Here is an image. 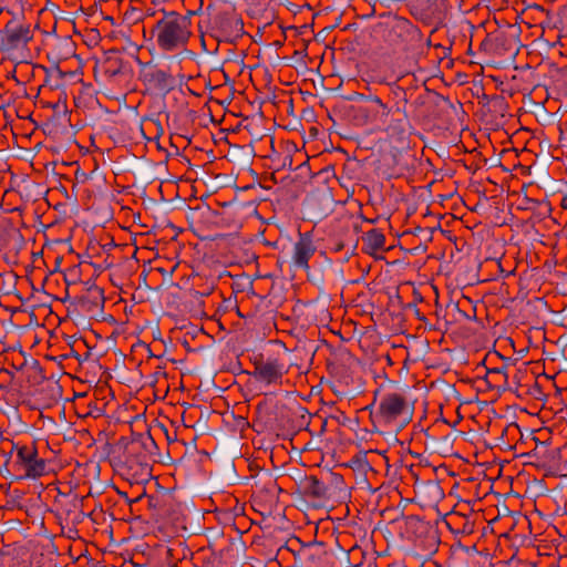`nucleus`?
I'll list each match as a JSON object with an SVG mask.
<instances>
[{"mask_svg": "<svg viewBox=\"0 0 567 567\" xmlns=\"http://www.w3.org/2000/svg\"><path fill=\"white\" fill-rule=\"evenodd\" d=\"M142 78L147 89L158 94L165 95L176 86L175 78L169 72L157 66L146 68L142 73Z\"/></svg>", "mask_w": 567, "mask_h": 567, "instance_id": "nucleus-8", "label": "nucleus"}, {"mask_svg": "<svg viewBox=\"0 0 567 567\" xmlns=\"http://www.w3.org/2000/svg\"><path fill=\"white\" fill-rule=\"evenodd\" d=\"M64 528H65V527L62 525V533H63V535H65L68 538H70V539H75V538H78V537H79V532H78V529H76L74 526H72V525H71V526H70V525H68V527H66V528H68V530H66V532H64Z\"/></svg>", "mask_w": 567, "mask_h": 567, "instance_id": "nucleus-21", "label": "nucleus"}, {"mask_svg": "<svg viewBox=\"0 0 567 567\" xmlns=\"http://www.w3.org/2000/svg\"><path fill=\"white\" fill-rule=\"evenodd\" d=\"M362 243L363 250L368 254H373L384 249L385 236L381 230L373 228L363 234Z\"/></svg>", "mask_w": 567, "mask_h": 567, "instance_id": "nucleus-14", "label": "nucleus"}, {"mask_svg": "<svg viewBox=\"0 0 567 567\" xmlns=\"http://www.w3.org/2000/svg\"><path fill=\"white\" fill-rule=\"evenodd\" d=\"M457 3V7L463 12H470L474 8H476L480 3V0H454Z\"/></svg>", "mask_w": 567, "mask_h": 567, "instance_id": "nucleus-19", "label": "nucleus"}, {"mask_svg": "<svg viewBox=\"0 0 567 567\" xmlns=\"http://www.w3.org/2000/svg\"><path fill=\"white\" fill-rule=\"evenodd\" d=\"M73 509H65V523L66 525L76 526L81 524L85 518V513L80 508L82 499L78 495L73 494L70 499Z\"/></svg>", "mask_w": 567, "mask_h": 567, "instance_id": "nucleus-17", "label": "nucleus"}, {"mask_svg": "<svg viewBox=\"0 0 567 567\" xmlns=\"http://www.w3.org/2000/svg\"><path fill=\"white\" fill-rule=\"evenodd\" d=\"M359 99L365 103H369L368 105L379 111L381 115L390 116L392 114V107L384 103L378 95L360 94Z\"/></svg>", "mask_w": 567, "mask_h": 567, "instance_id": "nucleus-18", "label": "nucleus"}, {"mask_svg": "<svg viewBox=\"0 0 567 567\" xmlns=\"http://www.w3.org/2000/svg\"><path fill=\"white\" fill-rule=\"evenodd\" d=\"M414 412V405L404 392H389L381 398L375 413L379 422L384 424H408Z\"/></svg>", "mask_w": 567, "mask_h": 567, "instance_id": "nucleus-3", "label": "nucleus"}, {"mask_svg": "<svg viewBox=\"0 0 567 567\" xmlns=\"http://www.w3.org/2000/svg\"><path fill=\"white\" fill-rule=\"evenodd\" d=\"M388 363H392L390 355H386Z\"/></svg>", "mask_w": 567, "mask_h": 567, "instance_id": "nucleus-26", "label": "nucleus"}, {"mask_svg": "<svg viewBox=\"0 0 567 567\" xmlns=\"http://www.w3.org/2000/svg\"><path fill=\"white\" fill-rule=\"evenodd\" d=\"M504 432L506 434L515 435V434L519 433V426L517 423H511L509 425H507L505 427Z\"/></svg>", "mask_w": 567, "mask_h": 567, "instance_id": "nucleus-23", "label": "nucleus"}, {"mask_svg": "<svg viewBox=\"0 0 567 567\" xmlns=\"http://www.w3.org/2000/svg\"><path fill=\"white\" fill-rule=\"evenodd\" d=\"M252 365L251 375L254 380L265 386H280L285 374L288 372L286 364L277 357L265 358L259 354L254 359Z\"/></svg>", "mask_w": 567, "mask_h": 567, "instance_id": "nucleus-5", "label": "nucleus"}, {"mask_svg": "<svg viewBox=\"0 0 567 567\" xmlns=\"http://www.w3.org/2000/svg\"><path fill=\"white\" fill-rule=\"evenodd\" d=\"M123 66V59L116 52L110 53L101 64V69L109 79H114L122 74Z\"/></svg>", "mask_w": 567, "mask_h": 567, "instance_id": "nucleus-15", "label": "nucleus"}, {"mask_svg": "<svg viewBox=\"0 0 567 567\" xmlns=\"http://www.w3.org/2000/svg\"><path fill=\"white\" fill-rule=\"evenodd\" d=\"M392 118L386 125V132L390 136L396 137L398 140H403L406 136L409 120L404 110L401 113H396L395 115H391Z\"/></svg>", "mask_w": 567, "mask_h": 567, "instance_id": "nucleus-13", "label": "nucleus"}, {"mask_svg": "<svg viewBox=\"0 0 567 567\" xmlns=\"http://www.w3.org/2000/svg\"><path fill=\"white\" fill-rule=\"evenodd\" d=\"M386 85L389 86L390 96H392V99L395 100V110H392L391 115L401 113V111L404 110L408 103L406 91L404 90V87L399 85L398 81L386 83Z\"/></svg>", "mask_w": 567, "mask_h": 567, "instance_id": "nucleus-16", "label": "nucleus"}, {"mask_svg": "<svg viewBox=\"0 0 567 567\" xmlns=\"http://www.w3.org/2000/svg\"><path fill=\"white\" fill-rule=\"evenodd\" d=\"M190 18L176 11L164 12L152 27L151 33L156 38L158 48L172 52L184 48L190 35Z\"/></svg>", "mask_w": 567, "mask_h": 567, "instance_id": "nucleus-2", "label": "nucleus"}, {"mask_svg": "<svg viewBox=\"0 0 567 567\" xmlns=\"http://www.w3.org/2000/svg\"><path fill=\"white\" fill-rule=\"evenodd\" d=\"M513 49L512 38L503 31L487 34L480 45L481 51L495 58L515 55Z\"/></svg>", "mask_w": 567, "mask_h": 567, "instance_id": "nucleus-10", "label": "nucleus"}, {"mask_svg": "<svg viewBox=\"0 0 567 567\" xmlns=\"http://www.w3.org/2000/svg\"><path fill=\"white\" fill-rule=\"evenodd\" d=\"M343 248H344V244H343V243H337V244L334 245V248H333V249H334L336 251H340V250H342Z\"/></svg>", "mask_w": 567, "mask_h": 567, "instance_id": "nucleus-25", "label": "nucleus"}, {"mask_svg": "<svg viewBox=\"0 0 567 567\" xmlns=\"http://www.w3.org/2000/svg\"><path fill=\"white\" fill-rule=\"evenodd\" d=\"M301 495L313 505H323L332 497V491L317 476H305L299 483Z\"/></svg>", "mask_w": 567, "mask_h": 567, "instance_id": "nucleus-9", "label": "nucleus"}, {"mask_svg": "<svg viewBox=\"0 0 567 567\" xmlns=\"http://www.w3.org/2000/svg\"><path fill=\"white\" fill-rule=\"evenodd\" d=\"M435 4V11L433 13L437 12L439 14H445L449 8H452L453 4L451 3L452 0H432Z\"/></svg>", "mask_w": 567, "mask_h": 567, "instance_id": "nucleus-20", "label": "nucleus"}, {"mask_svg": "<svg viewBox=\"0 0 567 567\" xmlns=\"http://www.w3.org/2000/svg\"><path fill=\"white\" fill-rule=\"evenodd\" d=\"M32 38L31 24L11 16L2 30L1 43L7 49H18L25 45Z\"/></svg>", "mask_w": 567, "mask_h": 567, "instance_id": "nucleus-7", "label": "nucleus"}, {"mask_svg": "<svg viewBox=\"0 0 567 567\" xmlns=\"http://www.w3.org/2000/svg\"><path fill=\"white\" fill-rule=\"evenodd\" d=\"M352 120L357 125H368L372 123H386L389 116L381 115L379 111L369 105L351 106Z\"/></svg>", "mask_w": 567, "mask_h": 567, "instance_id": "nucleus-12", "label": "nucleus"}, {"mask_svg": "<svg viewBox=\"0 0 567 567\" xmlns=\"http://www.w3.org/2000/svg\"><path fill=\"white\" fill-rule=\"evenodd\" d=\"M72 496H73V495H64V496H63V497H64V499H65L64 504L62 503V501H59V502H58V503L61 505V511H62V513H64V514H65V509H73V506H72V505H71V503H70V499H71V497H72Z\"/></svg>", "mask_w": 567, "mask_h": 567, "instance_id": "nucleus-22", "label": "nucleus"}, {"mask_svg": "<svg viewBox=\"0 0 567 567\" xmlns=\"http://www.w3.org/2000/svg\"><path fill=\"white\" fill-rule=\"evenodd\" d=\"M7 445L9 446V455L16 453L12 467L19 473V477L37 478L45 474L47 463L42 457H39L35 442L19 444L9 441Z\"/></svg>", "mask_w": 567, "mask_h": 567, "instance_id": "nucleus-4", "label": "nucleus"}, {"mask_svg": "<svg viewBox=\"0 0 567 567\" xmlns=\"http://www.w3.org/2000/svg\"><path fill=\"white\" fill-rule=\"evenodd\" d=\"M212 29L219 42L235 43L244 34V22L234 11H220L213 18Z\"/></svg>", "mask_w": 567, "mask_h": 567, "instance_id": "nucleus-6", "label": "nucleus"}, {"mask_svg": "<svg viewBox=\"0 0 567 567\" xmlns=\"http://www.w3.org/2000/svg\"><path fill=\"white\" fill-rule=\"evenodd\" d=\"M317 248L308 234H300L299 239L293 245L292 262L297 268L309 269V260L315 255Z\"/></svg>", "mask_w": 567, "mask_h": 567, "instance_id": "nucleus-11", "label": "nucleus"}, {"mask_svg": "<svg viewBox=\"0 0 567 567\" xmlns=\"http://www.w3.org/2000/svg\"><path fill=\"white\" fill-rule=\"evenodd\" d=\"M155 445L151 436L124 437L122 436L112 447L111 463L127 480L136 483L146 482L151 468L146 462L147 445Z\"/></svg>", "mask_w": 567, "mask_h": 567, "instance_id": "nucleus-1", "label": "nucleus"}, {"mask_svg": "<svg viewBox=\"0 0 567 567\" xmlns=\"http://www.w3.org/2000/svg\"><path fill=\"white\" fill-rule=\"evenodd\" d=\"M270 485H271L272 487H276V482H274V481H272V482H270Z\"/></svg>", "mask_w": 567, "mask_h": 567, "instance_id": "nucleus-27", "label": "nucleus"}, {"mask_svg": "<svg viewBox=\"0 0 567 567\" xmlns=\"http://www.w3.org/2000/svg\"><path fill=\"white\" fill-rule=\"evenodd\" d=\"M463 534H471L473 533V524L468 523L467 520L463 524V527L461 529Z\"/></svg>", "mask_w": 567, "mask_h": 567, "instance_id": "nucleus-24", "label": "nucleus"}]
</instances>
